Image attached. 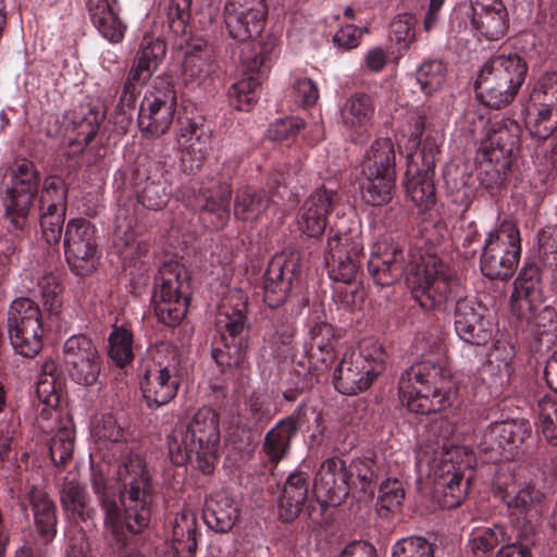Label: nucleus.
Here are the masks:
<instances>
[{
	"mask_svg": "<svg viewBox=\"0 0 557 557\" xmlns=\"http://www.w3.org/2000/svg\"><path fill=\"white\" fill-rule=\"evenodd\" d=\"M115 247L124 258H133L134 251L138 249L135 233L132 230V221H126L122 211L116 215Z\"/></svg>",
	"mask_w": 557,
	"mask_h": 557,
	"instance_id": "obj_54",
	"label": "nucleus"
},
{
	"mask_svg": "<svg viewBox=\"0 0 557 557\" xmlns=\"http://www.w3.org/2000/svg\"><path fill=\"white\" fill-rule=\"evenodd\" d=\"M395 187V175L373 174L363 176L361 184L362 199L372 206H382L391 201Z\"/></svg>",
	"mask_w": 557,
	"mask_h": 557,
	"instance_id": "obj_41",
	"label": "nucleus"
},
{
	"mask_svg": "<svg viewBox=\"0 0 557 557\" xmlns=\"http://www.w3.org/2000/svg\"><path fill=\"white\" fill-rule=\"evenodd\" d=\"M96 230L86 220H72L67 223L64 250L65 257L78 275L91 272L97 261Z\"/></svg>",
	"mask_w": 557,
	"mask_h": 557,
	"instance_id": "obj_16",
	"label": "nucleus"
},
{
	"mask_svg": "<svg viewBox=\"0 0 557 557\" xmlns=\"http://www.w3.org/2000/svg\"><path fill=\"white\" fill-rule=\"evenodd\" d=\"M166 53V46L163 40L153 37H144L135 61L156 72L162 63Z\"/></svg>",
	"mask_w": 557,
	"mask_h": 557,
	"instance_id": "obj_52",
	"label": "nucleus"
},
{
	"mask_svg": "<svg viewBox=\"0 0 557 557\" xmlns=\"http://www.w3.org/2000/svg\"><path fill=\"white\" fill-rule=\"evenodd\" d=\"M57 364L53 360H46L41 364L40 374L37 375V406L44 405L42 418H57V408L60 401V393L57 387Z\"/></svg>",
	"mask_w": 557,
	"mask_h": 557,
	"instance_id": "obj_36",
	"label": "nucleus"
},
{
	"mask_svg": "<svg viewBox=\"0 0 557 557\" xmlns=\"http://www.w3.org/2000/svg\"><path fill=\"white\" fill-rule=\"evenodd\" d=\"M530 432L523 422L502 421L491 426L490 436L496 442L498 447L505 451L512 453Z\"/></svg>",
	"mask_w": 557,
	"mask_h": 557,
	"instance_id": "obj_43",
	"label": "nucleus"
},
{
	"mask_svg": "<svg viewBox=\"0 0 557 557\" xmlns=\"http://www.w3.org/2000/svg\"><path fill=\"white\" fill-rule=\"evenodd\" d=\"M375 106L370 95L355 92L341 107L342 124L349 131L362 133L371 125Z\"/></svg>",
	"mask_w": 557,
	"mask_h": 557,
	"instance_id": "obj_32",
	"label": "nucleus"
},
{
	"mask_svg": "<svg viewBox=\"0 0 557 557\" xmlns=\"http://www.w3.org/2000/svg\"><path fill=\"white\" fill-rule=\"evenodd\" d=\"M267 13L265 0H227L225 25L230 36L238 41L258 37L263 30Z\"/></svg>",
	"mask_w": 557,
	"mask_h": 557,
	"instance_id": "obj_17",
	"label": "nucleus"
},
{
	"mask_svg": "<svg viewBox=\"0 0 557 557\" xmlns=\"http://www.w3.org/2000/svg\"><path fill=\"white\" fill-rule=\"evenodd\" d=\"M333 296L346 308H355L359 306L364 297L360 278L349 283H337V285H334Z\"/></svg>",
	"mask_w": 557,
	"mask_h": 557,
	"instance_id": "obj_63",
	"label": "nucleus"
},
{
	"mask_svg": "<svg viewBox=\"0 0 557 557\" xmlns=\"http://www.w3.org/2000/svg\"><path fill=\"white\" fill-rule=\"evenodd\" d=\"M91 435L103 459L109 462L114 459L123 460L116 475L125 486L122 502L126 510L127 528L133 532H141L150 519V478L144 460L132 453L124 428L111 413H103L95 419Z\"/></svg>",
	"mask_w": 557,
	"mask_h": 557,
	"instance_id": "obj_2",
	"label": "nucleus"
},
{
	"mask_svg": "<svg viewBox=\"0 0 557 557\" xmlns=\"http://www.w3.org/2000/svg\"><path fill=\"white\" fill-rule=\"evenodd\" d=\"M337 199L333 190L320 188L314 190L301 206L298 218V230L309 237L320 236L327 224V216Z\"/></svg>",
	"mask_w": 557,
	"mask_h": 557,
	"instance_id": "obj_25",
	"label": "nucleus"
},
{
	"mask_svg": "<svg viewBox=\"0 0 557 557\" xmlns=\"http://www.w3.org/2000/svg\"><path fill=\"white\" fill-rule=\"evenodd\" d=\"M8 333L14 351L32 359L35 357V301L20 297L12 301L8 312Z\"/></svg>",
	"mask_w": 557,
	"mask_h": 557,
	"instance_id": "obj_20",
	"label": "nucleus"
},
{
	"mask_svg": "<svg viewBox=\"0 0 557 557\" xmlns=\"http://www.w3.org/2000/svg\"><path fill=\"white\" fill-rule=\"evenodd\" d=\"M92 488L94 492L98 495L102 510L104 512V524L111 532L116 536H125L126 532L131 534H136L137 532H133L127 528V518L125 506H123V513L119 510L116 503L113 499H110L107 491L106 480L101 473L95 472L92 474ZM122 485H124L122 483ZM125 491V486H123ZM120 497L122 498V491L120 492ZM121 503H123L121 500ZM124 505V504H122Z\"/></svg>",
	"mask_w": 557,
	"mask_h": 557,
	"instance_id": "obj_33",
	"label": "nucleus"
},
{
	"mask_svg": "<svg viewBox=\"0 0 557 557\" xmlns=\"http://www.w3.org/2000/svg\"><path fill=\"white\" fill-rule=\"evenodd\" d=\"M98 129L99 123L97 116L92 113L81 121H74L72 132L75 134L69 138L70 146H77L79 149H83L84 146L92 140Z\"/></svg>",
	"mask_w": 557,
	"mask_h": 557,
	"instance_id": "obj_62",
	"label": "nucleus"
},
{
	"mask_svg": "<svg viewBox=\"0 0 557 557\" xmlns=\"http://www.w3.org/2000/svg\"><path fill=\"white\" fill-rule=\"evenodd\" d=\"M521 253L520 232L509 220L486 234L480 258L482 273L491 278H507L518 265Z\"/></svg>",
	"mask_w": 557,
	"mask_h": 557,
	"instance_id": "obj_10",
	"label": "nucleus"
},
{
	"mask_svg": "<svg viewBox=\"0 0 557 557\" xmlns=\"http://www.w3.org/2000/svg\"><path fill=\"white\" fill-rule=\"evenodd\" d=\"M396 153L389 138H380L372 143L362 164V175H395Z\"/></svg>",
	"mask_w": 557,
	"mask_h": 557,
	"instance_id": "obj_37",
	"label": "nucleus"
},
{
	"mask_svg": "<svg viewBox=\"0 0 557 557\" xmlns=\"http://www.w3.org/2000/svg\"><path fill=\"white\" fill-rule=\"evenodd\" d=\"M274 200H270L263 189L247 188L239 191L235 199L234 213L244 221H256L270 209Z\"/></svg>",
	"mask_w": 557,
	"mask_h": 557,
	"instance_id": "obj_38",
	"label": "nucleus"
},
{
	"mask_svg": "<svg viewBox=\"0 0 557 557\" xmlns=\"http://www.w3.org/2000/svg\"><path fill=\"white\" fill-rule=\"evenodd\" d=\"M55 505L46 493H37V542L47 544L57 533Z\"/></svg>",
	"mask_w": 557,
	"mask_h": 557,
	"instance_id": "obj_45",
	"label": "nucleus"
},
{
	"mask_svg": "<svg viewBox=\"0 0 557 557\" xmlns=\"http://www.w3.org/2000/svg\"><path fill=\"white\" fill-rule=\"evenodd\" d=\"M543 302L536 277H525L520 273L515 280L511 294V308L520 319L532 318V312L537 310Z\"/></svg>",
	"mask_w": 557,
	"mask_h": 557,
	"instance_id": "obj_35",
	"label": "nucleus"
},
{
	"mask_svg": "<svg viewBox=\"0 0 557 557\" xmlns=\"http://www.w3.org/2000/svg\"><path fill=\"white\" fill-rule=\"evenodd\" d=\"M314 493L324 500L338 505L349 493L345 463L339 458H329L323 461L315 474Z\"/></svg>",
	"mask_w": 557,
	"mask_h": 557,
	"instance_id": "obj_26",
	"label": "nucleus"
},
{
	"mask_svg": "<svg viewBox=\"0 0 557 557\" xmlns=\"http://www.w3.org/2000/svg\"><path fill=\"white\" fill-rule=\"evenodd\" d=\"M35 201V163L18 159L11 169V185L7 188L5 219L15 231L29 226L30 211Z\"/></svg>",
	"mask_w": 557,
	"mask_h": 557,
	"instance_id": "obj_13",
	"label": "nucleus"
},
{
	"mask_svg": "<svg viewBox=\"0 0 557 557\" xmlns=\"http://www.w3.org/2000/svg\"><path fill=\"white\" fill-rule=\"evenodd\" d=\"M363 245L358 236L336 233L329 237L325 260L329 275L334 282L349 283L360 278V256Z\"/></svg>",
	"mask_w": 557,
	"mask_h": 557,
	"instance_id": "obj_15",
	"label": "nucleus"
},
{
	"mask_svg": "<svg viewBox=\"0 0 557 557\" xmlns=\"http://www.w3.org/2000/svg\"><path fill=\"white\" fill-rule=\"evenodd\" d=\"M335 346V333L331 324L315 323L310 330V349L330 354Z\"/></svg>",
	"mask_w": 557,
	"mask_h": 557,
	"instance_id": "obj_64",
	"label": "nucleus"
},
{
	"mask_svg": "<svg viewBox=\"0 0 557 557\" xmlns=\"http://www.w3.org/2000/svg\"><path fill=\"white\" fill-rule=\"evenodd\" d=\"M537 426L546 441L557 446V395H545L539 401Z\"/></svg>",
	"mask_w": 557,
	"mask_h": 557,
	"instance_id": "obj_50",
	"label": "nucleus"
},
{
	"mask_svg": "<svg viewBox=\"0 0 557 557\" xmlns=\"http://www.w3.org/2000/svg\"><path fill=\"white\" fill-rule=\"evenodd\" d=\"M247 295L238 288L230 289L222 298L216 314V326L222 332L223 348H215L212 357L224 373L240 381L247 376L246 330Z\"/></svg>",
	"mask_w": 557,
	"mask_h": 557,
	"instance_id": "obj_5",
	"label": "nucleus"
},
{
	"mask_svg": "<svg viewBox=\"0 0 557 557\" xmlns=\"http://www.w3.org/2000/svg\"><path fill=\"white\" fill-rule=\"evenodd\" d=\"M64 361L71 377L90 385L99 375V355L94 343L84 335H73L64 343Z\"/></svg>",
	"mask_w": 557,
	"mask_h": 557,
	"instance_id": "obj_21",
	"label": "nucleus"
},
{
	"mask_svg": "<svg viewBox=\"0 0 557 557\" xmlns=\"http://www.w3.org/2000/svg\"><path fill=\"white\" fill-rule=\"evenodd\" d=\"M87 9L92 25L103 38L112 44L124 38L126 24L120 16L117 0H87Z\"/></svg>",
	"mask_w": 557,
	"mask_h": 557,
	"instance_id": "obj_27",
	"label": "nucleus"
},
{
	"mask_svg": "<svg viewBox=\"0 0 557 557\" xmlns=\"http://www.w3.org/2000/svg\"><path fill=\"white\" fill-rule=\"evenodd\" d=\"M393 557H434L433 546L421 536H409L393 546Z\"/></svg>",
	"mask_w": 557,
	"mask_h": 557,
	"instance_id": "obj_56",
	"label": "nucleus"
},
{
	"mask_svg": "<svg viewBox=\"0 0 557 557\" xmlns=\"http://www.w3.org/2000/svg\"><path fill=\"white\" fill-rule=\"evenodd\" d=\"M446 67L441 60L423 62L417 71V79L425 94L436 91L445 82Z\"/></svg>",
	"mask_w": 557,
	"mask_h": 557,
	"instance_id": "obj_51",
	"label": "nucleus"
},
{
	"mask_svg": "<svg viewBox=\"0 0 557 557\" xmlns=\"http://www.w3.org/2000/svg\"><path fill=\"white\" fill-rule=\"evenodd\" d=\"M258 78L248 76L234 83L227 92L228 102L239 111H249L257 100Z\"/></svg>",
	"mask_w": 557,
	"mask_h": 557,
	"instance_id": "obj_48",
	"label": "nucleus"
},
{
	"mask_svg": "<svg viewBox=\"0 0 557 557\" xmlns=\"http://www.w3.org/2000/svg\"><path fill=\"white\" fill-rule=\"evenodd\" d=\"M503 500L508 507L520 511H527L535 507L542 499V493L531 484H525L516 491L506 488L502 495Z\"/></svg>",
	"mask_w": 557,
	"mask_h": 557,
	"instance_id": "obj_53",
	"label": "nucleus"
},
{
	"mask_svg": "<svg viewBox=\"0 0 557 557\" xmlns=\"http://www.w3.org/2000/svg\"><path fill=\"white\" fill-rule=\"evenodd\" d=\"M503 525L494 524L490 528L474 529L469 537V545L475 556H485L498 545H506L509 542Z\"/></svg>",
	"mask_w": 557,
	"mask_h": 557,
	"instance_id": "obj_44",
	"label": "nucleus"
},
{
	"mask_svg": "<svg viewBox=\"0 0 557 557\" xmlns=\"http://www.w3.org/2000/svg\"><path fill=\"white\" fill-rule=\"evenodd\" d=\"M189 275L177 262L164 263L156 280L152 304L158 320L176 326L185 318L189 301Z\"/></svg>",
	"mask_w": 557,
	"mask_h": 557,
	"instance_id": "obj_9",
	"label": "nucleus"
},
{
	"mask_svg": "<svg viewBox=\"0 0 557 557\" xmlns=\"http://www.w3.org/2000/svg\"><path fill=\"white\" fill-rule=\"evenodd\" d=\"M44 311L58 315L63 304V287L58 276L49 272L37 282Z\"/></svg>",
	"mask_w": 557,
	"mask_h": 557,
	"instance_id": "obj_46",
	"label": "nucleus"
},
{
	"mask_svg": "<svg viewBox=\"0 0 557 557\" xmlns=\"http://www.w3.org/2000/svg\"><path fill=\"white\" fill-rule=\"evenodd\" d=\"M231 189L221 185L206 197L198 198L195 205L200 209V219L207 227L222 228L230 219Z\"/></svg>",
	"mask_w": 557,
	"mask_h": 557,
	"instance_id": "obj_31",
	"label": "nucleus"
},
{
	"mask_svg": "<svg viewBox=\"0 0 557 557\" xmlns=\"http://www.w3.org/2000/svg\"><path fill=\"white\" fill-rule=\"evenodd\" d=\"M450 375L445 362L440 358L428 357L405 370L398 382L401 404L411 412L429 414L449 408L451 393L441 383Z\"/></svg>",
	"mask_w": 557,
	"mask_h": 557,
	"instance_id": "obj_4",
	"label": "nucleus"
},
{
	"mask_svg": "<svg viewBox=\"0 0 557 557\" xmlns=\"http://www.w3.org/2000/svg\"><path fill=\"white\" fill-rule=\"evenodd\" d=\"M175 111L176 94L173 87L164 81L156 83L139 107L138 125L141 133L150 137L165 134L173 123Z\"/></svg>",
	"mask_w": 557,
	"mask_h": 557,
	"instance_id": "obj_14",
	"label": "nucleus"
},
{
	"mask_svg": "<svg viewBox=\"0 0 557 557\" xmlns=\"http://www.w3.org/2000/svg\"><path fill=\"white\" fill-rule=\"evenodd\" d=\"M168 446L173 463L183 466L195 457L201 472L210 474L220 448L219 414L210 407L200 408L175 425Z\"/></svg>",
	"mask_w": 557,
	"mask_h": 557,
	"instance_id": "obj_3",
	"label": "nucleus"
},
{
	"mask_svg": "<svg viewBox=\"0 0 557 557\" xmlns=\"http://www.w3.org/2000/svg\"><path fill=\"white\" fill-rule=\"evenodd\" d=\"M412 297L424 310H445L457 299L455 330L461 341L484 346L493 337V323L485 306L474 298H463L462 288L455 272L435 255L420 257L412 269Z\"/></svg>",
	"mask_w": 557,
	"mask_h": 557,
	"instance_id": "obj_1",
	"label": "nucleus"
},
{
	"mask_svg": "<svg viewBox=\"0 0 557 557\" xmlns=\"http://www.w3.org/2000/svg\"><path fill=\"white\" fill-rule=\"evenodd\" d=\"M74 436L71 430L60 429L50 442V457L57 467L64 466L73 455Z\"/></svg>",
	"mask_w": 557,
	"mask_h": 557,
	"instance_id": "obj_55",
	"label": "nucleus"
},
{
	"mask_svg": "<svg viewBox=\"0 0 557 557\" xmlns=\"http://www.w3.org/2000/svg\"><path fill=\"white\" fill-rule=\"evenodd\" d=\"M183 69L187 78L203 83L215 70V55L185 58Z\"/></svg>",
	"mask_w": 557,
	"mask_h": 557,
	"instance_id": "obj_61",
	"label": "nucleus"
},
{
	"mask_svg": "<svg viewBox=\"0 0 557 557\" xmlns=\"http://www.w3.org/2000/svg\"><path fill=\"white\" fill-rule=\"evenodd\" d=\"M438 140L428 136L421 148L408 156L405 188L408 197L420 210L425 211L435 203L433 169L438 154Z\"/></svg>",
	"mask_w": 557,
	"mask_h": 557,
	"instance_id": "obj_11",
	"label": "nucleus"
},
{
	"mask_svg": "<svg viewBox=\"0 0 557 557\" xmlns=\"http://www.w3.org/2000/svg\"><path fill=\"white\" fill-rule=\"evenodd\" d=\"M368 269L377 285H392L404 272L401 246L391 237L380 238L372 247Z\"/></svg>",
	"mask_w": 557,
	"mask_h": 557,
	"instance_id": "obj_24",
	"label": "nucleus"
},
{
	"mask_svg": "<svg viewBox=\"0 0 557 557\" xmlns=\"http://www.w3.org/2000/svg\"><path fill=\"white\" fill-rule=\"evenodd\" d=\"M109 356L117 367L123 368L134 358L133 334L120 326L113 329L109 335Z\"/></svg>",
	"mask_w": 557,
	"mask_h": 557,
	"instance_id": "obj_47",
	"label": "nucleus"
},
{
	"mask_svg": "<svg viewBox=\"0 0 557 557\" xmlns=\"http://www.w3.org/2000/svg\"><path fill=\"white\" fill-rule=\"evenodd\" d=\"M466 119L473 125L471 133H475L478 126L483 127V136L480 140L479 152L490 162L506 169L510 164L511 156L518 150L520 141V127L511 120L487 122L475 112H468Z\"/></svg>",
	"mask_w": 557,
	"mask_h": 557,
	"instance_id": "obj_12",
	"label": "nucleus"
},
{
	"mask_svg": "<svg viewBox=\"0 0 557 557\" xmlns=\"http://www.w3.org/2000/svg\"><path fill=\"white\" fill-rule=\"evenodd\" d=\"M531 100L534 106L557 108V72L545 73L537 81Z\"/></svg>",
	"mask_w": 557,
	"mask_h": 557,
	"instance_id": "obj_57",
	"label": "nucleus"
},
{
	"mask_svg": "<svg viewBox=\"0 0 557 557\" xmlns=\"http://www.w3.org/2000/svg\"><path fill=\"white\" fill-rule=\"evenodd\" d=\"M239 517V504L226 490L212 493L206 499L203 519L215 532H228Z\"/></svg>",
	"mask_w": 557,
	"mask_h": 557,
	"instance_id": "obj_28",
	"label": "nucleus"
},
{
	"mask_svg": "<svg viewBox=\"0 0 557 557\" xmlns=\"http://www.w3.org/2000/svg\"><path fill=\"white\" fill-rule=\"evenodd\" d=\"M384 370V349L377 339L367 337L347 350L334 371V386L345 395L370 387Z\"/></svg>",
	"mask_w": 557,
	"mask_h": 557,
	"instance_id": "obj_7",
	"label": "nucleus"
},
{
	"mask_svg": "<svg viewBox=\"0 0 557 557\" xmlns=\"http://www.w3.org/2000/svg\"><path fill=\"white\" fill-rule=\"evenodd\" d=\"M527 63L517 54L498 55L486 62L475 81V92L486 107L499 109L512 101L524 82Z\"/></svg>",
	"mask_w": 557,
	"mask_h": 557,
	"instance_id": "obj_6",
	"label": "nucleus"
},
{
	"mask_svg": "<svg viewBox=\"0 0 557 557\" xmlns=\"http://www.w3.org/2000/svg\"><path fill=\"white\" fill-rule=\"evenodd\" d=\"M169 186L165 166L160 162L151 163L138 185V201L148 209L160 210L170 198Z\"/></svg>",
	"mask_w": 557,
	"mask_h": 557,
	"instance_id": "obj_29",
	"label": "nucleus"
},
{
	"mask_svg": "<svg viewBox=\"0 0 557 557\" xmlns=\"http://www.w3.org/2000/svg\"><path fill=\"white\" fill-rule=\"evenodd\" d=\"M417 466L420 472H424L434 481L435 497L441 507L456 508L466 498L470 476L467 479L459 472L446 473L442 468L431 465L430 458L420 456Z\"/></svg>",
	"mask_w": 557,
	"mask_h": 557,
	"instance_id": "obj_23",
	"label": "nucleus"
},
{
	"mask_svg": "<svg viewBox=\"0 0 557 557\" xmlns=\"http://www.w3.org/2000/svg\"><path fill=\"white\" fill-rule=\"evenodd\" d=\"M191 0H171L168 8V21L172 32L177 36H185L188 32V22L191 13Z\"/></svg>",
	"mask_w": 557,
	"mask_h": 557,
	"instance_id": "obj_59",
	"label": "nucleus"
},
{
	"mask_svg": "<svg viewBox=\"0 0 557 557\" xmlns=\"http://www.w3.org/2000/svg\"><path fill=\"white\" fill-rule=\"evenodd\" d=\"M308 476L305 473L290 474L282 491L278 515L284 521H292L301 512L308 497Z\"/></svg>",
	"mask_w": 557,
	"mask_h": 557,
	"instance_id": "obj_34",
	"label": "nucleus"
},
{
	"mask_svg": "<svg viewBox=\"0 0 557 557\" xmlns=\"http://www.w3.org/2000/svg\"><path fill=\"white\" fill-rule=\"evenodd\" d=\"M65 191L59 178L46 183L40 201L48 203V211L41 215L42 239L47 245V258L53 261L59 257L60 239L64 222Z\"/></svg>",
	"mask_w": 557,
	"mask_h": 557,
	"instance_id": "obj_19",
	"label": "nucleus"
},
{
	"mask_svg": "<svg viewBox=\"0 0 557 557\" xmlns=\"http://www.w3.org/2000/svg\"><path fill=\"white\" fill-rule=\"evenodd\" d=\"M430 461L431 465L442 468L446 473L459 472L463 476L466 470H471L476 465L474 453L467 446H454Z\"/></svg>",
	"mask_w": 557,
	"mask_h": 557,
	"instance_id": "obj_42",
	"label": "nucleus"
},
{
	"mask_svg": "<svg viewBox=\"0 0 557 557\" xmlns=\"http://www.w3.org/2000/svg\"><path fill=\"white\" fill-rule=\"evenodd\" d=\"M416 18L410 14H398L389 25V40L399 53L406 52L416 38Z\"/></svg>",
	"mask_w": 557,
	"mask_h": 557,
	"instance_id": "obj_49",
	"label": "nucleus"
},
{
	"mask_svg": "<svg viewBox=\"0 0 557 557\" xmlns=\"http://www.w3.org/2000/svg\"><path fill=\"white\" fill-rule=\"evenodd\" d=\"M180 354L175 346L161 343L150 350V360L144 369L140 381L143 395L148 405L163 406L177 393L180 386Z\"/></svg>",
	"mask_w": 557,
	"mask_h": 557,
	"instance_id": "obj_8",
	"label": "nucleus"
},
{
	"mask_svg": "<svg viewBox=\"0 0 557 557\" xmlns=\"http://www.w3.org/2000/svg\"><path fill=\"white\" fill-rule=\"evenodd\" d=\"M351 474H355L361 483V490L373 493L379 476V466L370 456L355 459L350 466Z\"/></svg>",
	"mask_w": 557,
	"mask_h": 557,
	"instance_id": "obj_58",
	"label": "nucleus"
},
{
	"mask_svg": "<svg viewBox=\"0 0 557 557\" xmlns=\"http://www.w3.org/2000/svg\"><path fill=\"white\" fill-rule=\"evenodd\" d=\"M197 516L183 508L172 522L171 545L177 557H194L197 548Z\"/></svg>",
	"mask_w": 557,
	"mask_h": 557,
	"instance_id": "obj_30",
	"label": "nucleus"
},
{
	"mask_svg": "<svg viewBox=\"0 0 557 557\" xmlns=\"http://www.w3.org/2000/svg\"><path fill=\"white\" fill-rule=\"evenodd\" d=\"M472 29L487 40H498L509 28V13L503 0H469Z\"/></svg>",
	"mask_w": 557,
	"mask_h": 557,
	"instance_id": "obj_22",
	"label": "nucleus"
},
{
	"mask_svg": "<svg viewBox=\"0 0 557 557\" xmlns=\"http://www.w3.org/2000/svg\"><path fill=\"white\" fill-rule=\"evenodd\" d=\"M61 500L67 512L83 521L91 519L95 515V509L89 505L85 490L75 479L63 483Z\"/></svg>",
	"mask_w": 557,
	"mask_h": 557,
	"instance_id": "obj_40",
	"label": "nucleus"
},
{
	"mask_svg": "<svg viewBox=\"0 0 557 557\" xmlns=\"http://www.w3.org/2000/svg\"><path fill=\"white\" fill-rule=\"evenodd\" d=\"M297 432V424L294 418L281 420L273 426L264 438V451L272 461L281 460L289 448L290 438Z\"/></svg>",
	"mask_w": 557,
	"mask_h": 557,
	"instance_id": "obj_39",
	"label": "nucleus"
},
{
	"mask_svg": "<svg viewBox=\"0 0 557 557\" xmlns=\"http://www.w3.org/2000/svg\"><path fill=\"white\" fill-rule=\"evenodd\" d=\"M299 260V253L294 250H284L271 259L263 283V300L269 307L276 308L286 301L300 270Z\"/></svg>",
	"mask_w": 557,
	"mask_h": 557,
	"instance_id": "obj_18",
	"label": "nucleus"
},
{
	"mask_svg": "<svg viewBox=\"0 0 557 557\" xmlns=\"http://www.w3.org/2000/svg\"><path fill=\"white\" fill-rule=\"evenodd\" d=\"M536 115L531 133L537 138L546 139L557 131V108L553 106H535Z\"/></svg>",
	"mask_w": 557,
	"mask_h": 557,
	"instance_id": "obj_60",
	"label": "nucleus"
}]
</instances>
